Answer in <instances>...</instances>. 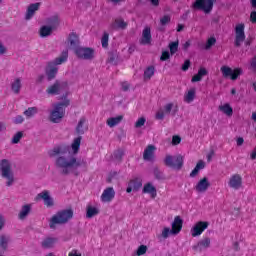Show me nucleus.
Listing matches in <instances>:
<instances>
[{"instance_id":"obj_1","label":"nucleus","mask_w":256,"mask_h":256,"mask_svg":"<svg viewBox=\"0 0 256 256\" xmlns=\"http://www.w3.org/2000/svg\"><path fill=\"white\" fill-rule=\"evenodd\" d=\"M81 141H83V137L77 136L72 140V143L66 147V171H69V169H78L81 167V161H77V155L81 149Z\"/></svg>"},{"instance_id":"obj_2","label":"nucleus","mask_w":256,"mask_h":256,"mask_svg":"<svg viewBox=\"0 0 256 256\" xmlns=\"http://www.w3.org/2000/svg\"><path fill=\"white\" fill-rule=\"evenodd\" d=\"M49 157H57L56 158V168L59 171L65 173V145L55 146L52 150L48 151Z\"/></svg>"},{"instance_id":"obj_3","label":"nucleus","mask_w":256,"mask_h":256,"mask_svg":"<svg viewBox=\"0 0 256 256\" xmlns=\"http://www.w3.org/2000/svg\"><path fill=\"white\" fill-rule=\"evenodd\" d=\"M62 63H65V51H63L61 56L56 58L54 61L48 62L46 67L48 81H53V79H55L57 72L59 71L57 65H62Z\"/></svg>"},{"instance_id":"obj_4","label":"nucleus","mask_w":256,"mask_h":256,"mask_svg":"<svg viewBox=\"0 0 256 256\" xmlns=\"http://www.w3.org/2000/svg\"><path fill=\"white\" fill-rule=\"evenodd\" d=\"M0 172L4 179H7V187H11L15 181L13 171L11 170V162L8 159H2L0 161Z\"/></svg>"},{"instance_id":"obj_5","label":"nucleus","mask_w":256,"mask_h":256,"mask_svg":"<svg viewBox=\"0 0 256 256\" xmlns=\"http://www.w3.org/2000/svg\"><path fill=\"white\" fill-rule=\"evenodd\" d=\"M220 71L225 79H231V81H237V79L243 75V69H232L231 67L225 65L220 68Z\"/></svg>"},{"instance_id":"obj_6","label":"nucleus","mask_w":256,"mask_h":256,"mask_svg":"<svg viewBox=\"0 0 256 256\" xmlns=\"http://www.w3.org/2000/svg\"><path fill=\"white\" fill-rule=\"evenodd\" d=\"M54 109L50 112L49 119L51 123H59L63 119V110L65 109V102H59L53 105Z\"/></svg>"},{"instance_id":"obj_7","label":"nucleus","mask_w":256,"mask_h":256,"mask_svg":"<svg viewBox=\"0 0 256 256\" xmlns=\"http://www.w3.org/2000/svg\"><path fill=\"white\" fill-rule=\"evenodd\" d=\"M164 163L167 167H171L172 169L179 171L181 167H183V156L181 154L176 156L166 155Z\"/></svg>"},{"instance_id":"obj_8","label":"nucleus","mask_w":256,"mask_h":256,"mask_svg":"<svg viewBox=\"0 0 256 256\" xmlns=\"http://www.w3.org/2000/svg\"><path fill=\"white\" fill-rule=\"evenodd\" d=\"M235 32V40H234V45L235 47H241L243 43L245 42V24L239 23L235 26L234 28Z\"/></svg>"},{"instance_id":"obj_9","label":"nucleus","mask_w":256,"mask_h":256,"mask_svg":"<svg viewBox=\"0 0 256 256\" xmlns=\"http://www.w3.org/2000/svg\"><path fill=\"white\" fill-rule=\"evenodd\" d=\"M208 228H209V222L198 221L192 226V228L190 230L191 236L192 237H200V235H203L205 230Z\"/></svg>"},{"instance_id":"obj_10","label":"nucleus","mask_w":256,"mask_h":256,"mask_svg":"<svg viewBox=\"0 0 256 256\" xmlns=\"http://www.w3.org/2000/svg\"><path fill=\"white\" fill-rule=\"evenodd\" d=\"M193 7L198 9V11L209 14L213 11V0H196Z\"/></svg>"},{"instance_id":"obj_11","label":"nucleus","mask_w":256,"mask_h":256,"mask_svg":"<svg viewBox=\"0 0 256 256\" xmlns=\"http://www.w3.org/2000/svg\"><path fill=\"white\" fill-rule=\"evenodd\" d=\"M75 53L79 59H84L85 61H91L95 57V50L91 48L79 47L75 50Z\"/></svg>"},{"instance_id":"obj_12","label":"nucleus","mask_w":256,"mask_h":256,"mask_svg":"<svg viewBox=\"0 0 256 256\" xmlns=\"http://www.w3.org/2000/svg\"><path fill=\"white\" fill-rule=\"evenodd\" d=\"M63 223H65V210H61L52 216L49 227L50 229H55L57 225H63Z\"/></svg>"},{"instance_id":"obj_13","label":"nucleus","mask_w":256,"mask_h":256,"mask_svg":"<svg viewBox=\"0 0 256 256\" xmlns=\"http://www.w3.org/2000/svg\"><path fill=\"white\" fill-rule=\"evenodd\" d=\"M228 187L230 189H234L235 191H239L241 187H243V178L239 174H234L230 176L228 181Z\"/></svg>"},{"instance_id":"obj_14","label":"nucleus","mask_w":256,"mask_h":256,"mask_svg":"<svg viewBox=\"0 0 256 256\" xmlns=\"http://www.w3.org/2000/svg\"><path fill=\"white\" fill-rule=\"evenodd\" d=\"M36 199H42L46 207H53L55 205V201L51 197V193L48 190H43L42 192L37 194Z\"/></svg>"},{"instance_id":"obj_15","label":"nucleus","mask_w":256,"mask_h":256,"mask_svg":"<svg viewBox=\"0 0 256 256\" xmlns=\"http://www.w3.org/2000/svg\"><path fill=\"white\" fill-rule=\"evenodd\" d=\"M209 187H211V182H209V178L204 177L198 181L195 186V190L197 193H205Z\"/></svg>"},{"instance_id":"obj_16","label":"nucleus","mask_w":256,"mask_h":256,"mask_svg":"<svg viewBox=\"0 0 256 256\" xmlns=\"http://www.w3.org/2000/svg\"><path fill=\"white\" fill-rule=\"evenodd\" d=\"M102 203H111L112 199H115V189L113 187L106 188L101 197H100Z\"/></svg>"},{"instance_id":"obj_17","label":"nucleus","mask_w":256,"mask_h":256,"mask_svg":"<svg viewBox=\"0 0 256 256\" xmlns=\"http://www.w3.org/2000/svg\"><path fill=\"white\" fill-rule=\"evenodd\" d=\"M211 247V238L206 237L201 239L196 245L193 246L194 251H205Z\"/></svg>"},{"instance_id":"obj_18","label":"nucleus","mask_w":256,"mask_h":256,"mask_svg":"<svg viewBox=\"0 0 256 256\" xmlns=\"http://www.w3.org/2000/svg\"><path fill=\"white\" fill-rule=\"evenodd\" d=\"M183 229V219L180 216H176L172 222V235H179Z\"/></svg>"},{"instance_id":"obj_19","label":"nucleus","mask_w":256,"mask_h":256,"mask_svg":"<svg viewBox=\"0 0 256 256\" xmlns=\"http://www.w3.org/2000/svg\"><path fill=\"white\" fill-rule=\"evenodd\" d=\"M141 187H143V182L141 181V179L136 178V179L130 180V182L128 183L126 192L131 193V191H139Z\"/></svg>"},{"instance_id":"obj_20","label":"nucleus","mask_w":256,"mask_h":256,"mask_svg":"<svg viewBox=\"0 0 256 256\" xmlns=\"http://www.w3.org/2000/svg\"><path fill=\"white\" fill-rule=\"evenodd\" d=\"M156 149L157 148H155V146L148 145L143 153L144 161H153V159H155V150Z\"/></svg>"},{"instance_id":"obj_21","label":"nucleus","mask_w":256,"mask_h":256,"mask_svg":"<svg viewBox=\"0 0 256 256\" xmlns=\"http://www.w3.org/2000/svg\"><path fill=\"white\" fill-rule=\"evenodd\" d=\"M87 119L85 117H82L79 119L78 124L76 126V134L77 135H85V132L87 131Z\"/></svg>"},{"instance_id":"obj_22","label":"nucleus","mask_w":256,"mask_h":256,"mask_svg":"<svg viewBox=\"0 0 256 256\" xmlns=\"http://www.w3.org/2000/svg\"><path fill=\"white\" fill-rule=\"evenodd\" d=\"M61 82H59V80H57L54 84L50 85L47 89H46V93L47 95H59V93H61Z\"/></svg>"},{"instance_id":"obj_23","label":"nucleus","mask_w":256,"mask_h":256,"mask_svg":"<svg viewBox=\"0 0 256 256\" xmlns=\"http://www.w3.org/2000/svg\"><path fill=\"white\" fill-rule=\"evenodd\" d=\"M39 7H41V3H39V2L30 4L26 11L25 20L29 21V19H31L33 17V15H35V12L39 11Z\"/></svg>"},{"instance_id":"obj_24","label":"nucleus","mask_w":256,"mask_h":256,"mask_svg":"<svg viewBox=\"0 0 256 256\" xmlns=\"http://www.w3.org/2000/svg\"><path fill=\"white\" fill-rule=\"evenodd\" d=\"M142 45H149L151 43V28L146 26L142 31V38L140 40Z\"/></svg>"},{"instance_id":"obj_25","label":"nucleus","mask_w":256,"mask_h":256,"mask_svg":"<svg viewBox=\"0 0 256 256\" xmlns=\"http://www.w3.org/2000/svg\"><path fill=\"white\" fill-rule=\"evenodd\" d=\"M142 193H147L152 197V199H155L157 197V188L151 183H146L143 187Z\"/></svg>"},{"instance_id":"obj_26","label":"nucleus","mask_w":256,"mask_h":256,"mask_svg":"<svg viewBox=\"0 0 256 256\" xmlns=\"http://www.w3.org/2000/svg\"><path fill=\"white\" fill-rule=\"evenodd\" d=\"M126 28H127V24L125 20H123L122 18L115 19L113 23L110 25V29L112 31H116L117 29H126Z\"/></svg>"},{"instance_id":"obj_27","label":"nucleus","mask_w":256,"mask_h":256,"mask_svg":"<svg viewBox=\"0 0 256 256\" xmlns=\"http://www.w3.org/2000/svg\"><path fill=\"white\" fill-rule=\"evenodd\" d=\"M197 95V89L190 88L187 92L184 94V102L185 103H193L195 101V97Z\"/></svg>"},{"instance_id":"obj_28","label":"nucleus","mask_w":256,"mask_h":256,"mask_svg":"<svg viewBox=\"0 0 256 256\" xmlns=\"http://www.w3.org/2000/svg\"><path fill=\"white\" fill-rule=\"evenodd\" d=\"M218 109H219V111H221V113H224V115H226L227 117L233 116V107H231V104H229V103L221 104L218 107Z\"/></svg>"},{"instance_id":"obj_29","label":"nucleus","mask_w":256,"mask_h":256,"mask_svg":"<svg viewBox=\"0 0 256 256\" xmlns=\"http://www.w3.org/2000/svg\"><path fill=\"white\" fill-rule=\"evenodd\" d=\"M55 243H57V238L47 237L41 242V245L43 249H51L52 247L55 246Z\"/></svg>"},{"instance_id":"obj_30","label":"nucleus","mask_w":256,"mask_h":256,"mask_svg":"<svg viewBox=\"0 0 256 256\" xmlns=\"http://www.w3.org/2000/svg\"><path fill=\"white\" fill-rule=\"evenodd\" d=\"M31 213V204H25L22 206L21 211L18 214V218L23 221V219H27V216Z\"/></svg>"},{"instance_id":"obj_31","label":"nucleus","mask_w":256,"mask_h":256,"mask_svg":"<svg viewBox=\"0 0 256 256\" xmlns=\"http://www.w3.org/2000/svg\"><path fill=\"white\" fill-rule=\"evenodd\" d=\"M121 121H123V116L121 115L116 117H111L107 119L106 125H108V127L110 128H113V127H116V125H119Z\"/></svg>"},{"instance_id":"obj_32","label":"nucleus","mask_w":256,"mask_h":256,"mask_svg":"<svg viewBox=\"0 0 256 256\" xmlns=\"http://www.w3.org/2000/svg\"><path fill=\"white\" fill-rule=\"evenodd\" d=\"M205 75H207V69L200 68L198 73L192 77V83H197V82L201 81L203 79V77H205Z\"/></svg>"},{"instance_id":"obj_33","label":"nucleus","mask_w":256,"mask_h":256,"mask_svg":"<svg viewBox=\"0 0 256 256\" xmlns=\"http://www.w3.org/2000/svg\"><path fill=\"white\" fill-rule=\"evenodd\" d=\"M95 215H99V208L93 206H87L86 217L87 219H92Z\"/></svg>"},{"instance_id":"obj_34","label":"nucleus","mask_w":256,"mask_h":256,"mask_svg":"<svg viewBox=\"0 0 256 256\" xmlns=\"http://www.w3.org/2000/svg\"><path fill=\"white\" fill-rule=\"evenodd\" d=\"M201 169H205V162H203V160L198 161L195 168L190 173V177H196Z\"/></svg>"},{"instance_id":"obj_35","label":"nucleus","mask_w":256,"mask_h":256,"mask_svg":"<svg viewBox=\"0 0 256 256\" xmlns=\"http://www.w3.org/2000/svg\"><path fill=\"white\" fill-rule=\"evenodd\" d=\"M39 113V109L37 107H29L24 111V115L27 119H31V117H35Z\"/></svg>"},{"instance_id":"obj_36","label":"nucleus","mask_w":256,"mask_h":256,"mask_svg":"<svg viewBox=\"0 0 256 256\" xmlns=\"http://www.w3.org/2000/svg\"><path fill=\"white\" fill-rule=\"evenodd\" d=\"M53 33V28L50 26H42L40 28V37H49Z\"/></svg>"},{"instance_id":"obj_37","label":"nucleus","mask_w":256,"mask_h":256,"mask_svg":"<svg viewBox=\"0 0 256 256\" xmlns=\"http://www.w3.org/2000/svg\"><path fill=\"white\" fill-rule=\"evenodd\" d=\"M11 89L13 93L18 95V93L21 91V79L17 78L11 85Z\"/></svg>"},{"instance_id":"obj_38","label":"nucleus","mask_w":256,"mask_h":256,"mask_svg":"<svg viewBox=\"0 0 256 256\" xmlns=\"http://www.w3.org/2000/svg\"><path fill=\"white\" fill-rule=\"evenodd\" d=\"M48 24L50 25L49 27L52 29H57L59 27V17L53 16L50 19H48Z\"/></svg>"},{"instance_id":"obj_39","label":"nucleus","mask_w":256,"mask_h":256,"mask_svg":"<svg viewBox=\"0 0 256 256\" xmlns=\"http://www.w3.org/2000/svg\"><path fill=\"white\" fill-rule=\"evenodd\" d=\"M170 235H173V230L169 227H164L161 231L160 237L162 239H169Z\"/></svg>"},{"instance_id":"obj_40","label":"nucleus","mask_w":256,"mask_h":256,"mask_svg":"<svg viewBox=\"0 0 256 256\" xmlns=\"http://www.w3.org/2000/svg\"><path fill=\"white\" fill-rule=\"evenodd\" d=\"M68 42L70 43V47H75L77 43H79V36L77 34L72 33L69 35Z\"/></svg>"},{"instance_id":"obj_41","label":"nucleus","mask_w":256,"mask_h":256,"mask_svg":"<svg viewBox=\"0 0 256 256\" xmlns=\"http://www.w3.org/2000/svg\"><path fill=\"white\" fill-rule=\"evenodd\" d=\"M153 75H155V68L150 66L144 72V79H151Z\"/></svg>"},{"instance_id":"obj_42","label":"nucleus","mask_w":256,"mask_h":256,"mask_svg":"<svg viewBox=\"0 0 256 256\" xmlns=\"http://www.w3.org/2000/svg\"><path fill=\"white\" fill-rule=\"evenodd\" d=\"M215 43H217V39L215 37L212 36V37L208 38V40L204 46V49H206V50L211 49L212 46L215 45Z\"/></svg>"},{"instance_id":"obj_43","label":"nucleus","mask_w":256,"mask_h":256,"mask_svg":"<svg viewBox=\"0 0 256 256\" xmlns=\"http://www.w3.org/2000/svg\"><path fill=\"white\" fill-rule=\"evenodd\" d=\"M21 139H23V132L19 131L17 132L13 138H12V143L14 145H17V143H19V141H21Z\"/></svg>"},{"instance_id":"obj_44","label":"nucleus","mask_w":256,"mask_h":256,"mask_svg":"<svg viewBox=\"0 0 256 256\" xmlns=\"http://www.w3.org/2000/svg\"><path fill=\"white\" fill-rule=\"evenodd\" d=\"M171 55H175V52L179 49V42H172L169 44Z\"/></svg>"},{"instance_id":"obj_45","label":"nucleus","mask_w":256,"mask_h":256,"mask_svg":"<svg viewBox=\"0 0 256 256\" xmlns=\"http://www.w3.org/2000/svg\"><path fill=\"white\" fill-rule=\"evenodd\" d=\"M102 47L106 48L109 46V34L105 32L101 39Z\"/></svg>"},{"instance_id":"obj_46","label":"nucleus","mask_w":256,"mask_h":256,"mask_svg":"<svg viewBox=\"0 0 256 256\" xmlns=\"http://www.w3.org/2000/svg\"><path fill=\"white\" fill-rule=\"evenodd\" d=\"M146 121H147V120L145 119V117L139 118V119L136 121V123H135L136 129H141V127H143V125H145Z\"/></svg>"},{"instance_id":"obj_47","label":"nucleus","mask_w":256,"mask_h":256,"mask_svg":"<svg viewBox=\"0 0 256 256\" xmlns=\"http://www.w3.org/2000/svg\"><path fill=\"white\" fill-rule=\"evenodd\" d=\"M9 242V239L5 236H0V247L2 249H7V243Z\"/></svg>"},{"instance_id":"obj_48","label":"nucleus","mask_w":256,"mask_h":256,"mask_svg":"<svg viewBox=\"0 0 256 256\" xmlns=\"http://www.w3.org/2000/svg\"><path fill=\"white\" fill-rule=\"evenodd\" d=\"M145 253H147V246L141 245L140 247H138L136 251V255L141 256V255H145Z\"/></svg>"},{"instance_id":"obj_49","label":"nucleus","mask_w":256,"mask_h":256,"mask_svg":"<svg viewBox=\"0 0 256 256\" xmlns=\"http://www.w3.org/2000/svg\"><path fill=\"white\" fill-rule=\"evenodd\" d=\"M171 22V16L165 15L160 19V25H167Z\"/></svg>"},{"instance_id":"obj_50","label":"nucleus","mask_w":256,"mask_h":256,"mask_svg":"<svg viewBox=\"0 0 256 256\" xmlns=\"http://www.w3.org/2000/svg\"><path fill=\"white\" fill-rule=\"evenodd\" d=\"M23 121H25V118H23L22 115H18L14 118L13 123H15V125H21Z\"/></svg>"},{"instance_id":"obj_51","label":"nucleus","mask_w":256,"mask_h":256,"mask_svg":"<svg viewBox=\"0 0 256 256\" xmlns=\"http://www.w3.org/2000/svg\"><path fill=\"white\" fill-rule=\"evenodd\" d=\"M69 219H73V210L71 209L65 210V221H69Z\"/></svg>"},{"instance_id":"obj_52","label":"nucleus","mask_w":256,"mask_h":256,"mask_svg":"<svg viewBox=\"0 0 256 256\" xmlns=\"http://www.w3.org/2000/svg\"><path fill=\"white\" fill-rule=\"evenodd\" d=\"M175 107V104L173 103H168L164 106V111L165 113H171V110Z\"/></svg>"},{"instance_id":"obj_53","label":"nucleus","mask_w":256,"mask_h":256,"mask_svg":"<svg viewBox=\"0 0 256 256\" xmlns=\"http://www.w3.org/2000/svg\"><path fill=\"white\" fill-rule=\"evenodd\" d=\"M169 57H171V55L169 54V51H163L162 55L160 57V60L167 61V59H169Z\"/></svg>"},{"instance_id":"obj_54","label":"nucleus","mask_w":256,"mask_h":256,"mask_svg":"<svg viewBox=\"0 0 256 256\" xmlns=\"http://www.w3.org/2000/svg\"><path fill=\"white\" fill-rule=\"evenodd\" d=\"M181 143V138L178 135H174L172 137V145H179Z\"/></svg>"},{"instance_id":"obj_55","label":"nucleus","mask_w":256,"mask_h":256,"mask_svg":"<svg viewBox=\"0 0 256 256\" xmlns=\"http://www.w3.org/2000/svg\"><path fill=\"white\" fill-rule=\"evenodd\" d=\"M164 118H165V112H163V110H159L156 113V119L161 120V119H164Z\"/></svg>"},{"instance_id":"obj_56","label":"nucleus","mask_w":256,"mask_h":256,"mask_svg":"<svg viewBox=\"0 0 256 256\" xmlns=\"http://www.w3.org/2000/svg\"><path fill=\"white\" fill-rule=\"evenodd\" d=\"M7 53V48L3 45V43H1L0 40V57L1 55H5Z\"/></svg>"},{"instance_id":"obj_57","label":"nucleus","mask_w":256,"mask_h":256,"mask_svg":"<svg viewBox=\"0 0 256 256\" xmlns=\"http://www.w3.org/2000/svg\"><path fill=\"white\" fill-rule=\"evenodd\" d=\"M191 65V62L189 60H186L184 64L182 65V71H187Z\"/></svg>"},{"instance_id":"obj_58","label":"nucleus","mask_w":256,"mask_h":256,"mask_svg":"<svg viewBox=\"0 0 256 256\" xmlns=\"http://www.w3.org/2000/svg\"><path fill=\"white\" fill-rule=\"evenodd\" d=\"M114 157L115 159H121V157H123V151L117 150L116 152H114Z\"/></svg>"},{"instance_id":"obj_59","label":"nucleus","mask_w":256,"mask_h":256,"mask_svg":"<svg viewBox=\"0 0 256 256\" xmlns=\"http://www.w3.org/2000/svg\"><path fill=\"white\" fill-rule=\"evenodd\" d=\"M250 21L251 23H256V11L251 12Z\"/></svg>"},{"instance_id":"obj_60","label":"nucleus","mask_w":256,"mask_h":256,"mask_svg":"<svg viewBox=\"0 0 256 256\" xmlns=\"http://www.w3.org/2000/svg\"><path fill=\"white\" fill-rule=\"evenodd\" d=\"M243 143H245V140L243 139V137L237 138L236 144L238 147H241V145H243Z\"/></svg>"},{"instance_id":"obj_61","label":"nucleus","mask_w":256,"mask_h":256,"mask_svg":"<svg viewBox=\"0 0 256 256\" xmlns=\"http://www.w3.org/2000/svg\"><path fill=\"white\" fill-rule=\"evenodd\" d=\"M68 256H81V252L77 250H72L71 252H69Z\"/></svg>"},{"instance_id":"obj_62","label":"nucleus","mask_w":256,"mask_h":256,"mask_svg":"<svg viewBox=\"0 0 256 256\" xmlns=\"http://www.w3.org/2000/svg\"><path fill=\"white\" fill-rule=\"evenodd\" d=\"M251 68L256 71V56L251 60Z\"/></svg>"},{"instance_id":"obj_63","label":"nucleus","mask_w":256,"mask_h":256,"mask_svg":"<svg viewBox=\"0 0 256 256\" xmlns=\"http://www.w3.org/2000/svg\"><path fill=\"white\" fill-rule=\"evenodd\" d=\"M250 158L252 161H255L256 159V148L250 153Z\"/></svg>"},{"instance_id":"obj_64","label":"nucleus","mask_w":256,"mask_h":256,"mask_svg":"<svg viewBox=\"0 0 256 256\" xmlns=\"http://www.w3.org/2000/svg\"><path fill=\"white\" fill-rule=\"evenodd\" d=\"M215 155V152L211 151L210 153L207 154V161H211L213 159V156Z\"/></svg>"}]
</instances>
